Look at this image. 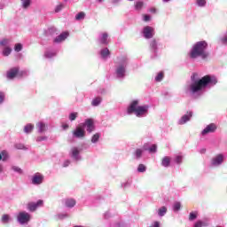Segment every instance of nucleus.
I'll use <instances>...</instances> for the list:
<instances>
[{"label": "nucleus", "instance_id": "obj_1", "mask_svg": "<svg viewBox=\"0 0 227 227\" xmlns=\"http://www.w3.org/2000/svg\"><path fill=\"white\" fill-rule=\"evenodd\" d=\"M217 84V78L214 75L207 74L200 78L198 73H193L191 76V82L186 85L185 91L192 97L198 98L201 97L206 88H214Z\"/></svg>", "mask_w": 227, "mask_h": 227}, {"label": "nucleus", "instance_id": "obj_2", "mask_svg": "<svg viewBox=\"0 0 227 227\" xmlns=\"http://www.w3.org/2000/svg\"><path fill=\"white\" fill-rule=\"evenodd\" d=\"M130 65V59L127 56H120L117 58L114 66V77L116 81H124L127 77V68Z\"/></svg>", "mask_w": 227, "mask_h": 227}, {"label": "nucleus", "instance_id": "obj_3", "mask_svg": "<svg viewBox=\"0 0 227 227\" xmlns=\"http://www.w3.org/2000/svg\"><path fill=\"white\" fill-rule=\"evenodd\" d=\"M207 49L208 43H207V41H200L194 43L188 55L191 59H196V58H200L204 61H207V59H208V56H210Z\"/></svg>", "mask_w": 227, "mask_h": 227}, {"label": "nucleus", "instance_id": "obj_4", "mask_svg": "<svg viewBox=\"0 0 227 227\" xmlns=\"http://www.w3.org/2000/svg\"><path fill=\"white\" fill-rule=\"evenodd\" d=\"M150 106L143 105L139 106V99L132 100L127 107V114H135L137 118H146L148 116V111Z\"/></svg>", "mask_w": 227, "mask_h": 227}, {"label": "nucleus", "instance_id": "obj_5", "mask_svg": "<svg viewBox=\"0 0 227 227\" xmlns=\"http://www.w3.org/2000/svg\"><path fill=\"white\" fill-rule=\"evenodd\" d=\"M16 217H17V222L21 226L29 224V221H31V214H29L26 211H21V212L18 213Z\"/></svg>", "mask_w": 227, "mask_h": 227}, {"label": "nucleus", "instance_id": "obj_6", "mask_svg": "<svg viewBox=\"0 0 227 227\" xmlns=\"http://www.w3.org/2000/svg\"><path fill=\"white\" fill-rule=\"evenodd\" d=\"M82 149L74 146L72 147L69 151V156L73 160H75V162H79V160H82V157L81 156Z\"/></svg>", "mask_w": 227, "mask_h": 227}, {"label": "nucleus", "instance_id": "obj_7", "mask_svg": "<svg viewBox=\"0 0 227 227\" xmlns=\"http://www.w3.org/2000/svg\"><path fill=\"white\" fill-rule=\"evenodd\" d=\"M142 36H144L145 40H150L153 36H155V29L150 26L144 27L142 29Z\"/></svg>", "mask_w": 227, "mask_h": 227}, {"label": "nucleus", "instance_id": "obj_8", "mask_svg": "<svg viewBox=\"0 0 227 227\" xmlns=\"http://www.w3.org/2000/svg\"><path fill=\"white\" fill-rule=\"evenodd\" d=\"M43 175L37 172L32 176L31 184L33 185H42V184H43Z\"/></svg>", "mask_w": 227, "mask_h": 227}, {"label": "nucleus", "instance_id": "obj_9", "mask_svg": "<svg viewBox=\"0 0 227 227\" xmlns=\"http://www.w3.org/2000/svg\"><path fill=\"white\" fill-rule=\"evenodd\" d=\"M82 127H85L87 132L91 134V132L95 131V122L93 121V119H86L82 123Z\"/></svg>", "mask_w": 227, "mask_h": 227}, {"label": "nucleus", "instance_id": "obj_10", "mask_svg": "<svg viewBox=\"0 0 227 227\" xmlns=\"http://www.w3.org/2000/svg\"><path fill=\"white\" fill-rule=\"evenodd\" d=\"M98 40L101 45H109V42H111V40H109V34L107 32L100 33Z\"/></svg>", "mask_w": 227, "mask_h": 227}, {"label": "nucleus", "instance_id": "obj_11", "mask_svg": "<svg viewBox=\"0 0 227 227\" xmlns=\"http://www.w3.org/2000/svg\"><path fill=\"white\" fill-rule=\"evenodd\" d=\"M223 162H224V155L218 154L212 159L211 166H213L214 168H217V167L221 166V164H223Z\"/></svg>", "mask_w": 227, "mask_h": 227}, {"label": "nucleus", "instance_id": "obj_12", "mask_svg": "<svg viewBox=\"0 0 227 227\" xmlns=\"http://www.w3.org/2000/svg\"><path fill=\"white\" fill-rule=\"evenodd\" d=\"M73 136L76 137L77 139H82V137H86V130L82 127H77L74 131H73Z\"/></svg>", "mask_w": 227, "mask_h": 227}, {"label": "nucleus", "instance_id": "obj_13", "mask_svg": "<svg viewBox=\"0 0 227 227\" xmlns=\"http://www.w3.org/2000/svg\"><path fill=\"white\" fill-rule=\"evenodd\" d=\"M217 130V125L215 123H210L202 131L201 136H207V134H212Z\"/></svg>", "mask_w": 227, "mask_h": 227}, {"label": "nucleus", "instance_id": "obj_14", "mask_svg": "<svg viewBox=\"0 0 227 227\" xmlns=\"http://www.w3.org/2000/svg\"><path fill=\"white\" fill-rule=\"evenodd\" d=\"M192 118V112H187L184 115H183L177 121L178 125H185L187 121H191Z\"/></svg>", "mask_w": 227, "mask_h": 227}, {"label": "nucleus", "instance_id": "obj_15", "mask_svg": "<svg viewBox=\"0 0 227 227\" xmlns=\"http://www.w3.org/2000/svg\"><path fill=\"white\" fill-rule=\"evenodd\" d=\"M42 205H43V200H39L36 202H30L27 204V210H29V212H35L36 208L42 207Z\"/></svg>", "mask_w": 227, "mask_h": 227}, {"label": "nucleus", "instance_id": "obj_16", "mask_svg": "<svg viewBox=\"0 0 227 227\" xmlns=\"http://www.w3.org/2000/svg\"><path fill=\"white\" fill-rule=\"evenodd\" d=\"M36 129L38 134H43V132H47V129H49V125L43 121H39L36 123Z\"/></svg>", "mask_w": 227, "mask_h": 227}, {"label": "nucleus", "instance_id": "obj_17", "mask_svg": "<svg viewBox=\"0 0 227 227\" xmlns=\"http://www.w3.org/2000/svg\"><path fill=\"white\" fill-rule=\"evenodd\" d=\"M63 201L67 208H74V207L77 205V201L75 200V199H73V198L65 199Z\"/></svg>", "mask_w": 227, "mask_h": 227}, {"label": "nucleus", "instance_id": "obj_18", "mask_svg": "<svg viewBox=\"0 0 227 227\" xmlns=\"http://www.w3.org/2000/svg\"><path fill=\"white\" fill-rule=\"evenodd\" d=\"M19 70L20 68L16 67L7 71V79H15V77H17V74H19Z\"/></svg>", "mask_w": 227, "mask_h": 227}, {"label": "nucleus", "instance_id": "obj_19", "mask_svg": "<svg viewBox=\"0 0 227 227\" xmlns=\"http://www.w3.org/2000/svg\"><path fill=\"white\" fill-rule=\"evenodd\" d=\"M68 32H63L61 33L59 35H58L54 40L53 42L55 43H61V42H65L66 39L68 38Z\"/></svg>", "mask_w": 227, "mask_h": 227}, {"label": "nucleus", "instance_id": "obj_20", "mask_svg": "<svg viewBox=\"0 0 227 227\" xmlns=\"http://www.w3.org/2000/svg\"><path fill=\"white\" fill-rule=\"evenodd\" d=\"M143 153H145V145L143 146V149L141 148L136 149L135 152L133 153V157L137 160H139V159L143 157Z\"/></svg>", "mask_w": 227, "mask_h": 227}, {"label": "nucleus", "instance_id": "obj_21", "mask_svg": "<svg viewBox=\"0 0 227 227\" xmlns=\"http://www.w3.org/2000/svg\"><path fill=\"white\" fill-rule=\"evenodd\" d=\"M99 54L102 58V59H107L109 56H111V51L108 48H103L100 50Z\"/></svg>", "mask_w": 227, "mask_h": 227}, {"label": "nucleus", "instance_id": "obj_22", "mask_svg": "<svg viewBox=\"0 0 227 227\" xmlns=\"http://www.w3.org/2000/svg\"><path fill=\"white\" fill-rule=\"evenodd\" d=\"M144 150L149 151V153H157V145L153 144L150 147H148V144H145Z\"/></svg>", "mask_w": 227, "mask_h": 227}, {"label": "nucleus", "instance_id": "obj_23", "mask_svg": "<svg viewBox=\"0 0 227 227\" xmlns=\"http://www.w3.org/2000/svg\"><path fill=\"white\" fill-rule=\"evenodd\" d=\"M56 27H51L45 31V35L48 38H52V36L56 35Z\"/></svg>", "mask_w": 227, "mask_h": 227}, {"label": "nucleus", "instance_id": "obj_24", "mask_svg": "<svg viewBox=\"0 0 227 227\" xmlns=\"http://www.w3.org/2000/svg\"><path fill=\"white\" fill-rule=\"evenodd\" d=\"M159 43H157V40L153 39L150 42V49L152 51V52H153L154 54H157V47H158Z\"/></svg>", "mask_w": 227, "mask_h": 227}, {"label": "nucleus", "instance_id": "obj_25", "mask_svg": "<svg viewBox=\"0 0 227 227\" xmlns=\"http://www.w3.org/2000/svg\"><path fill=\"white\" fill-rule=\"evenodd\" d=\"M57 52L54 50H48L44 53V57L47 58V59H51L56 56Z\"/></svg>", "mask_w": 227, "mask_h": 227}, {"label": "nucleus", "instance_id": "obj_26", "mask_svg": "<svg viewBox=\"0 0 227 227\" xmlns=\"http://www.w3.org/2000/svg\"><path fill=\"white\" fill-rule=\"evenodd\" d=\"M35 129V125L28 123L24 127V132L25 134H31Z\"/></svg>", "mask_w": 227, "mask_h": 227}, {"label": "nucleus", "instance_id": "obj_27", "mask_svg": "<svg viewBox=\"0 0 227 227\" xmlns=\"http://www.w3.org/2000/svg\"><path fill=\"white\" fill-rule=\"evenodd\" d=\"M170 164H171V159H169V157L168 156L164 157L161 161V166H163V168H169Z\"/></svg>", "mask_w": 227, "mask_h": 227}, {"label": "nucleus", "instance_id": "obj_28", "mask_svg": "<svg viewBox=\"0 0 227 227\" xmlns=\"http://www.w3.org/2000/svg\"><path fill=\"white\" fill-rule=\"evenodd\" d=\"M168 213V208L166 207H161L158 209L159 217H164Z\"/></svg>", "mask_w": 227, "mask_h": 227}, {"label": "nucleus", "instance_id": "obj_29", "mask_svg": "<svg viewBox=\"0 0 227 227\" xmlns=\"http://www.w3.org/2000/svg\"><path fill=\"white\" fill-rule=\"evenodd\" d=\"M12 221V218H10V215H4L1 218V223L2 224H8Z\"/></svg>", "mask_w": 227, "mask_h": 227}, {"label": "nucleus", "instance_id": "obj_30", "mask_svg": "<svg viewBox=\"0 0 227 227\" xmlns=\"http://www.w3.org/2000/svg\"><path fill=\"white\" fill-rule=\"evenodd\" d=\"M101 103H102V98L98 97L92 100L91 106H93V107H97V106H100Z\"/></svg>", "mask_w": 227, "mask_h": 227}, {"label": "nucleus", "instance_id": "obj_31", "mask_svg": "<svg viewBox=\"0 0 227 227\" xmlns=\"http://www.w3.org/2000/svg\"><path fill=\"white\" fill-rule=\"evenodd\" d=\"M162 79H164V73L163 72L158 73L157 75L154 78L156 82H160L162 81Z\"/></svg>", "mask_w": 227, "mask_h": 227}, {"label": "nucleus", "instance_id": "obj_32", "mask_svg": "<svg viewBox=\"0 0 227 227\" xmlns=\"http://www.w3.org/2000/svg\"><path fill=\"white\" fill-rule=\"evenodd\" d=\"M130 185H132V179H128L127 181H125L124 183L121 184V187L123 189H129V187H130Z\"/></svg>", "mask_w": 227, "mask_h": 227}, {"label": "nucleus", "instance_id": "obj_33", "mask_svg": "<svg viewBox=\"0 0 227 227\" xmlns=\"http://www.w3.org/2000/svg\"><path fill=\"white\" fill-rule=\"evenodd\" d=\"M6 99V92L0 90V106L4 104V100Z\"/></svg>", "mask_w": 227, "mask_h": 227}, {"label": "nucleus", "instance_id": "obj_34", "mask_svg": "<svg viewBox=\"0 0 227 227\" xmlns=\"http://www.w3.org/2000/svg\"><path fill=\"white\" fill-rule=\"evenodd\" d=\"M86 17V13L83 12H81L75 15V20H84V18Z\"/></svg>", "mask_w": 227, "mask_h": 227}, {"label": "nucleus", "instance_id": "obj_35", "mask_svg": "<svg viewBox=\"0 0 227 227\" xmlns=\"http://www.w3.org/2000/svg\"><path fill=\"white\" fill-rule=\"evenodd\" d=\"M196 4L200 8H205L207 6V0H196Z\"/></svg>", "mask_w": 227, "mask_h": 227}, {"label": "nucleus", "instance_id": "obj_36", "mask_svg": "<svg viewBox=\"0 0 227 227\" xmlns=\"http://www.w3.org/2000/svg\"><path fill=\"white\" fill-rule=\"evenodd\" d=\"M100 139V133H96L91 137V143H98V140Z\"/></svg>", "mask_w": 227, "mask_h": 227}, {"label": "nucleus", "instance_id": "obj_37", "mask_svg": "<svg viewBox=\"0 0 227 227\" xmlns=\"http://www.w3.org/2000/svg\"><path fill=\"white\" fill-rule=\"evenodd\" d=\"M77 116H79V113L73 112V113L69 114V120L71 121H75V120L77 119Z\"/></svg>", "mask_w": 227, "mask_h": 227}, {"label": "nucleus", "instance_id": "obj_38", "mask_svg": "<svg viewBox=\"0 0 227 227\" xmlns=\"http://www.w3.org/2000/svg\"><path fill=\"white\" fill-rule=\"evenodd\" d=\"M12 171H14V173H17L18 175H22V173H24V171L22 170V168H20V167L12 166Z\"/></svg>", "mask_w": 227, "mask_h": 227}, {"label": "nucleus", "instance_id": "obj_39", "mask_svg": "<svg viewBox=\"0 0 227 227\" xmlns=\"http://www.w3.org/2000/svg\"><path fill=\"white\" fill-rule=\"evenodd\" d=\"M21 1V4H22V8H29V6L31 5V0H20Z\"/></svg>", "mask_w": 227, "mask_h": 227}, {"label": "nucleus", "instance_id": "obj_40", "mask_svg": "<svg viewBox=\"0 0 227 227\" xmlns=\"http://www.w3.org/2000/svg\"><path fill=\"white\" fill-rule=\"evenodd\" d=\"M198 219V212H191L189 215V221H196Z\"/></svg>", "mask_w": 227, "mask_h": 227}, {"label": "nucleus", "instance_id": "obj_41", "mask_svg": "<svg viewBox=\"0 0 227 227\" xmlns=\"http://www.w3.org/2000/svg\"><path fill=\"white\" fill-rule=\"evenodd\" d=\"M137 172L138 173H145L146 172V167L145 164H139L137 167Z\"/></svg>", "mask_w": 227, "mask_h": 227}, {"label": "nucleus", "instance_id": "obj_42", "mask_svg": "<svg viewBox=\"0 0 227 227\" xmlns=\"http://www.w3.org/2000/svg\"><path fill=\"white\" fill-rule=\"evenodd\" d=\"M144 4H145V3L141 2V1L136 2L135 10H137V11L142 10Z\"/></svg>", "mask_w": 227, "mask_h": 227}, {"label": "nucleus", "instance_id": "obj_43", "mask_svg": "<svg viewBox=\"0 0 227 227\" xmlns=\"http://www.w3.org/2000/svg\"><path fill=\"white\" fill-rule=\"evenodd\" d=\"M10 54H12V48L10 47H5L4 50H3V56H10Z\"/></svg>", "mask_w": 227, "mask_h": 227}, {"label": "nucleus", "instance_id": "obj_44", "mask_svg": "<svg viewBox=\"0 0 227 227\" xmlns=\"http://www.w3.org/2000/svg\"><path fill=\"white\" fill-rule=\"evenodd\" d=\"M181 207H182V204L180 202H175L173 205L174 212H178V210H180Z\"/></svg>", "mask_w": 227, "mask_h": 227}, {"label": "nucleus", "instance_id": "obj_45", "mask_svg": "<svg viewBox=\"0 0 227 227\" xmlns=\"http://www.w3.org/2000/svg\"><path fill=\"white\" fill-rule=\"evenodd\" d=\"M68 217H70V215H68V213H59L58 215L59 219H68Z\"/></svg>", "mask_w": 227, "mask_h": 227}, {"label": "nucleus", "instance_id": "obj_46", "mask_svg": "<svg viewBox=\"0 0 227 227\" xmlns=\"http://www.w3.org/2000/svg\"><path fill=\"white\" fill-rule=\"evenodd\" d=\"M220 42L223 45H227V32L220 38Z\"/></svg>", "mask_w": 227, "mask_h": 227}, {"label": "nucleus", "instance_id": "obj_47", "mask_svg": "<svg viewBox=\"0 0 227 227\" xmlns=\"http://www.w3.org/2000/svg\"><path fill=\"white\" fill-rule=\"evenodd\" d=\"M182 160H184V156H182V155L176 156V158H175L176 164H182Z\"/></svg>", "mask_w": 227, "mask_h": 227}, {"label": "nucleus", "instance_id": "obj_48", "mask_svg": "<svg viewBox=\"0 0 227 227\" xmlns=\"http://www.w3.org/2000/svg\"><path fill=\"white\" fill-rule=\"evenodd\" d=\"M203 226H207V224H205V223H203L201 220L197 221L193 227H203Z\"/></svg>", "mask_w": 227, "mask_h": 227}, {"label": "nucleus", "instance_id": "obj_49", "mask_svg": "<svg viewBox=\"0 0 227 227\" xmlns=\"http://www.w3.org/2000/svg\"><path fill=\"white\" fill-rule=\"evenodd\" d=\"M14 51L16 52H20L22 51V44L21 43H16L14 46Z\"/></svg>", "mask_w": 227, "mask_h": 227}, {"label": "nucleus", "instance_id": "obj_50", "mask_svg": "<svg viewBox=\"0 0 227 227\" xmlns=\"http://www.w3.org/2000/svg\"><path fill=\"white\" fill-rule=\"evenodd\" d=\"M65 5H63V4H60L59 5L56 6L55 8V12L56 13H59V12H61L63 10Z\"/></svg>", "mask_w": 227, "mask_h": 227}, {"label": "nucleus", "instance_id": "obj_51", "mask_svg": "<svg viewBox=\"0 0 227 227\" xmlns=\"http://www.w3.org/2000/svg\"><path fill=\"white\" fill-rule=\"evenodd\" d=\"M42 141H47V137L46 136H43V137H36V142L37 143H42Z\"/></svg>", "mask_w": 227, "mask_h": 227}, {"label": "nucleus", "instance_id": "obj_52", "mask_svg": "<svg viewBox=\"0 0 227 227\" xmlns=\"http://www.w3.org/2000/svg\"><path fill=\"white\" fill-rule=\"evenodd\" d=\"M8 43H10V40H8V39H3L0 42V45H2L3 47H6V45H8Z\"/></svg>", "mask_w": 227, "mask_h": 227}, {"label": "nucleus", "instance_id": "obj_53", "mask_svg": "<svg viewBox=\"0 0 227 227\" xmlns=\"http://www.w3.org/2000/svg\"><path fill=\"white\" fill-rule=\"evenodd\" d=\"M1 155L3 160H6V159H8V153L6 151H2Z\"/></svg>", "mask_w": 227, "mask_h": 227}, {"label": "nucleus", "instance_id": "obj_54", "mask_svg": "<svg viewBox=\"0 0 227 227\" xmlns=\"http://www.w3.org/2000/svg\"><path fill=\"white\" fill-rule=\"evenodd\" d=\"M15 148H17V150H26V146L22 144H16Z\"/></svg>", "mask_w": 227, "mask_h": 227}, {"label": "nucleus", "instance_id": "obj_55", "mask_svg": "<svg viewBox=\"0 0 227 227\" xmlns=\"http://www.w3.org/2000/svg\"><path fill=\"white\" fill-rule=\"evenodd\" d=\"M151 227H160V222L154 221L152 223Z\"/></svg>", "mask_w": 227, "mask_h": 227}, {"label": "nucleus", "instance_id": "obj_56", "mask_svg": "<svg viewBox=\"0 0 227 227\" xmlns=\"http://www.w3.org/2000/svg\"><path fill=\"white\" fill-rule=\"evenodd\" d=\"M70 160H66L64 162H63V168H68L70 166Z\"/></svg>", "mask_w": 227, "mask_h": 227}, {"label": "nucleus", "instance_id": "obj_57", "mask_svg": "<svg viewBox=\"0 0 227 227\" xmlns=\"http://www.w3.org/2000/svg\"><path fill=\"white\" fill-rule=\"evenodd\" d=\"M143 20H144V22L150 21V15H148V14L144 15Z\"/></svg>", "mask_w": 227, "mask_h": 227}, {"label": "nucleus", "instance_id": "obj_58", "mask_svg": "<svg viewBox=\"0 0 227 227\" xmlns=\"http://www.w3.org/2000/svg\"><path fill=\"white\" fill-rule=\"evenodd\" d=\"M121 0H111L112 4H119Z\"/></svg>", "mask_w": 227, "mask_h": 227}, {"label": "nucleus", "instance_id": "obj_59", "mask_svg": "<svg viewBox=\"0 0 227 227\" xmlns=\"http://www.w3.org/2000/svg\"><path fill=\"white\" fill-rule=\"evenodd\" d=\"M62 129H63L64 130H67V129H68V124H63V125H62Z\"/></svg>", "mask_w": 227, "mask_h": 227}, {"label": "nucleus", "instance_id": "obj_60", "mask_svg": "<svg viewBox=\"0 0 227 227\" xmlns=\"http://www.w3.org/2000/svg\"><path fill=\"white\" fill-rule=\"evenodd\" d=\"M205 152H207L206 149H201V150H200V153H205Z\"/></svg>", "mask_w": 227, "mask_h": 227}, {"label": "nucleus", "instance_id": "obj_61", "mask_svg": "<svg viewBox=\"0 0 227 227\" xmlns=\"http://www.w3.org/2000/svg\"><path fill=\"white\" fill-rule=\"evenodd\" d=\"M171 0H162L163 3H169Z\"/></svg>", "mask_w": 227, "mask_h": 227}, {"label": "nucleus", "instance_id": "obj_62", "mask_svg": "<svg viewBox=\"0 0 227 227\" xmlns=\"http://www.w3.org/2000/svg\"><path fill=\"white\" fill-rule=\"evenodd\" d=\"M97 1V3H103L104 2V0H96Z\"/></svg>", "mask_w": 227, "mask_h": 227}, {"label": "nucleus", "instance_id": "obj_63", "mask_svg": "<svg viewBox=\"0 0 227 227\" xmlns=\"http://www.w3.org/2000/svg\"><path fill=\"white\" fill-rule=\"evenodd\" d=\"M109 215V213H106L105 214V217L107 219V215Z\"/></svg>", "mask_w": 227, "mask_h": 227}, {"label": "nucleus", "instance_id": "obj_64", "mask_svg": "<svg viewBox=\"0 0 227 227\" xmlns=\"http://www.w3.org/2000/svg\"><path fill=\"white\" fill-rule=\"evenodd\" d=\"M74 227H84V226H82V225H75Z\"/></svg>", "mask_w": 227, "mask_h": 227}]
</instances>
